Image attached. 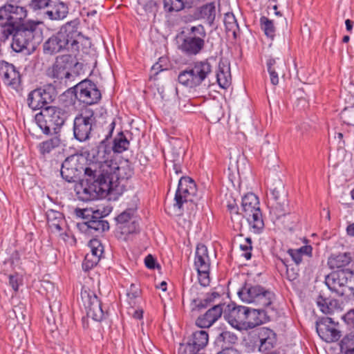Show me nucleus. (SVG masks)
I'll use <instances>...</instances> for the list:
<instances>
[{
  "label": "nucleus",
  "instance_id": "f257e3e1",
  "mask_svg": "<svg viewBox=\"0 0 354 354\" xmlns=\"http://www.w3.org/2000/svg\"><path fill=\"white\" fill-rule=\"evenodd\" d=\"M115 125V121H112L106 138L91 150L90 155L94 164L84 169V179L77 192L78 198L82 201L104 198L107 195L116 196L122 194V189L118 182L120 168L111 160L112 148L108 142Z\"/></svg>",
  "mask_w": 354,
  "mask_h": 354
},
{
  "label": "nucleus",
  "instance_id": "f03ea898",
  "mask_svg": "<svg viewBox=\"0 0 354 354\" xmlns=\"http://www.w3.org/2000/svg\"><path fill=\"white\" fill-rule=\"evenodd\" d=\"M80 24V21L78 18L64 24L56 34L44 43V53L54 55L69 48L72 50L78 51L80 40L83 37L78 30Z\"/></svg>",
  "mask_w": 354,
  "mask_h": 354
},
{
  "label": "nucleus",
  "instance_id": "7ed1b4c3",
  "mask_svg": "<svg viewBox=\"0 0 354 354\" xmlns=\"http://www.w3.org/2000/svg\"><path fill=\"white\" fill-rule=\"evenodd\" d=\"M40 22L29 21L13 28L10 36L12 37L11 47L17 53L26 51L30 54L42 41Z\"/></svg>",
  "mask_w": 354,
  "mask_h": 354
},
{
  "label": "nucleus",
  "instance_id": "20e7f679",
  "mask_svg": "<svg viewBox=\"0 0 354 354\" xmlns=\"http://www.w3.org/2000/svg\"><path fill=\"white\" fill-rule=\"evenodd\" d=\"M66 113L56 106H48L35 115L37 126L46 135H57L64 125Z\"/></svg>",
  "mask_w": 354,
  "mask_h": 354
},
{
  "label": "nucleus",
  "instance_id": "39448f33",
  "mask_svg": "<svg viewBox=\"0 0 354 354\" xmlns=\"http://www.w3.org/2000/svg\"><path fill=\"white\" fill-rule=\"evenodd\" d=\"M27 15L26 8L17 3H7L0 7V26L4 40L10 37L14 28L25 24L24 21Z\"/></svg>",
  "mask_w": 354,
  "mask_h": 354
},
{
  "label": "nucleus",
  "instance_id": "423d86ee",
  "mask_svg": "<svg viewBox=\"0 0 354 354\" xmlns=\"http://www.w3.org/2000/svg\"><path fill=\"white\" fill-rule=\"evenodd\" d=\"M325 283L338 296L354 297V270L343 269L328 274Z\"/></svg>",
  "mask_w": 354,
  "mask_h": 354
},
{
  "label": "nucleus",
  "instance_id": "0eeeda50",
  "mask_svg": "<svg viewBox=\"0 0 354 354\" xmlns=\"http://www.w3.org/2000/svg\"><path fill=\"white\" fill-rule=\"evenodd\" d=\"M243 216L246 218L250 230L259 234L264 227L259 198L253 193H248L242 198Z\"/></svg>",
  "mask_w": 354,
  "mask_h": 354
},
{
  "label": "nucleus",
  "instance_id": "6e6552de",
  "mask_svg": "<svg viewBox=\"0 0 354 354\" xmlns=\"http://www.w3.org/2000/svg\"><path fill=\"white\" fill-rule=\"evenodd\" d=\"M241 299L246 303H254L262 308H270L275 299L273 292L260 285L245 284L239 292Z\"/></svg>",
  "mask_w": 354,
  "mask_h": 354
},
{
  "label": "nucleus",
  "instance_id": "1a4fd4ad",
  "mask_svg": "<svg viewBox=\"0 0 354 354\" xmlns=\"http://www.w3.org/2000/svg\"><path fill=\"white\" fill-rule=\"evenodd\" d=\"M205 31L202 25L192 26L187 35L180 39L178 48L187 56L196 55L205 46Z\"/></svg>",
  "mask_w": 354,
  "mask_h": 354
},
{
  "label": "nucleus",
  "instance_id": "9d476101",
  "mask_svg": "<svg viewBox=\"0 0 354 354\" xmlns=\"http://www.w3.org/2000/svg\"><path fill=\"white\" fill-rule=\"evenodd\" d=\"M211 71V65L208 62H197L188 69L180 73L178 82L187 87L194 88L199 86Z\"/></svg>",
  "mask_w": 354,
  "mask_h": 354
},
{
  "label": "nucleus",
  "instance_id": "9b49d317",
  "mask_svg": "<svg viewBox=\"0 0 354 354\" xmlns=\"http://www.w3.org/2000/svg\"><path fill=\"white\" fill-rule=\"evenodd\" d=\"M95 122L94 112L91 109H86L77 115L73 122V135L75 139L80 142L88 140Z\"/></svg>",
  "mask_w": 354,
  "mask_h": 354
},
{
  "label": "nucleus",
  "instance_id": "f8f14e48",
  "mask_svg": "<svg viewBox=\"0 0 354 354\" xmlns=\"http://www.w3.org/2000/svg\"><path fill=\"white\" fill-rule=\"evenodd\" d=\"M76 98L84 104L91 105L97 103L101 93L96 85L89 80H84L74 87Z\"/></svg>",
  "mask_w": 354,
  "mask_h": 354
},
{
  "label": "nucleus",
  "instance_id": "ddd939ff",
  "mask_svg": "<svg viewBox=\"0 0 354 354\" xmlns=\"http://www.w3.org/2000/svg\"><path fill=\"white\" fill-rule=\"evenodd\" d=\"M56 97L55 88L51 86L36 88L29 93L27 104L32 110L43 109Z\"/></svg>",
  "mask_w": 354,
  "mask_h": 354
},
{
  "label": "nucleus",
  "instance_id": "4468645a",
  "mask_svg": "<svg viewBox=\"0 0 354 354\" xmlns=\"http://www.w3.org/2000/svg\"><path fill=\"white\" fill-rule=\"evenodd\" d=\"M81 297L86 309L87 316L95 321H101L104 317V311L101 301L96 295L93 292L85 290L81 293Z\"/></svg>",
  "mask_w": 354,
  "mask_h": 354
},
{
  "label": "nucleus",
  "instance_id": "2eb2a0df",
  "mask_svg": "<svg viewBox=\"0 0 354 354\" xmlns=\"http://www.w3.org/2000/svg\"><path fill=\"white\" fill-rule=\"evenodd\" d=\"M196 192L194 181L189 177H181L175 194L176 203L174 205L179 209L181 208L183 203L190 200L189 197L195 195Z\"/></svg>",
  "mask_w": 354,
  "mask_h": 354
},
{
  "label": "nucleus",
  "instance_id": "dca6fc26",
  "mask_svg": "<svg viewBox=\"0 0 354 354\" xmlns=\"http://www.w3.org/2000/svg\"><path fill=\"white\" fill-rule=\"evenodd\" d=\"M316 330L319 336L326 342L337 341L341 337V332L334 326L332 318H324L316 323Z\"/></svg>",
  "mask_w": 354,
  "mask_h": 354
},
{
  "label": "nucleus",
  "instance_id": "f3484780",
  "mask_svg": "<svg viewBox=\"0 0 354 354\" xmlns=\"http://www.w3.org/2000/svg\"><path fill=\"white\" fill-rule=\"evenodd\" d=\"M0 75L6 85L17 91L20 90L21 75L13 64L6 62H3L0 66Z\"/></svg>",
  "mask_w": 354,
  "mask_h": 354
},
{
  "label": "nucleus",
  "instance_id": "a211bd4d",
  "mask_svg": "<svg viewBox=\"0 0 354 354\" xmlns=\"http://www.w3.org/2000/svg\"><path fill=\"white\" fill-rule=\"evenodd\" d=\"M248 307L243 306L228 305L224 317L227 322L234 328L243 330Z\"/></svg>",
  "mask_w": 354,
  "mask_h": 354
},
{
  "label": "nucleus",
  "instance_id": "6ab92c4d",
  "mask_svg": "<svg viewBox=\"0 0 354 354\" xmlns=\"http://www.w3.org/2000/svg\"><path fill=\"white\" fill-rule=\"evenodd\" d=\"M257 339L259 351L270 353L277 344V335L270 328H261L258 330Z\"/></svg>",
  "mask_w": 354,
  "mask_h": 354
},
{
  "label": "nucleus",
  "instance_id": "aec40b11",
  "mask_svg": "<svg viewBox=\"0 0 354 354\" xmlns=\"http://www.w3.org/2000/svg\"><path fill=\"white\" fill-rule=\"evenodd\" d=\"M61 176L67 182L72 183L78 178L80 171L78 169V158L71 156L62 164Z\"/></svg>",
  "mask_w": 354,
  "mask_h": 354
},
{
  "label": "nucleus",
  "instance_id": "412c9836",
  "mask_svg": "<svg viewBox=\"0 0 354 354\" xmlns=\"http://www.w3.org/2000/svg\"><path fill=\"white\" fill-rule=\"evenodd\" d=\"M78 225H82L83 228H85L86 230H89L90 232H92V231L104 232L109 229L108 221L103 219V216L99 210L93 212L91 218L83 222L82 224H78Z\"/></svg>",
  "mask_w": 354,
  "mask_h": 354
},
{
  "label": "nucleus",
  "instance_id": "4be33fe9",
  "mask_svg": "<svg viewBox=\"0 0 354 354\" xmlns=\"http://www.w3.org/2000/svg\"><path fill=\"white\" fill-rule=\"evenodd\" d=\"M76 64L74 57L71 55H63L56 57L55 62L53 64L54 76L57 78L63 74L66 77H68L70 73L66 71V69L72 68Z\"/></svg>",
  "mask_w": 354,
  "mask_h": 354
},
{
  "label": "nucleus",
  "instance_id": "5701e85b",
  "mask_svg": "<svg viewBox=\"0 0 354 354\" xmlns=\"http://www.w3.org/2000/svg\"><path fill=\"white\" fill-rule=\"evenodd\" d=\"M222 313V306L215 305L204 315L198 317L196 320V324L201 328H209L221 317Z\"/></svg>",
  "mask_w": 354,
  "mask_h": 354
},
{
  "label": "nucleus",
  "instance_id": "b1692460",
  "mask_svg": "<svg viewBox=\"0 0 354 354\" xmlns=\"http://www.w3.org/2000/svg\"><path fill=\"white\" fill-rule=\"evenodd\" d=\"M266 319V312L263 309H251L248 307L243 330H249L262 324Z\"/></svg>",
  "mask_w": 354,
  "mask_h": 354
},
{
  "label": "nucleus",
  "instance_id": "393cba45",
  "mask_svg": "<svg viewBox=\"0 0 354 354\" xmlns=\"http://www.w3.org/2000/svg\"><path fill=\"white\" fill-rule=\"evenodd\" d=\"M48 8L46 15L51 20H62L68 14V6L59 0H53Z\"/></svg>",
  "mask_w": 354,
  "mask_h": 354
},
{
  "label": "nucleus",
  "instance_id": "a878e982",
  "mask_svg": "<svg viewBox=\"0 0 354 354\" xmlns=\"http://www.w3.org/2000/svg\"><path fill=\"white\" fill-rule=\"evenodd\" d=\"M194 266L196 270H210V259L207 248L203 244H198L196 247Z\"/></svg>",
  "mask_w": 354,
  "mask_h": 354
},
{
  "label": "nucleus",
  "instance_id": "bb28decb",
  "mask_svg": "<svg viewBox=\"0 0 354 354\" xmlns=\"http://www.w3.org/2000/svg\"><path fill=\"white\" fill-rule=\"evenodd\" d=\"M267 67L272 84L277 85L279 84V74L284 75V62H277L276 59L270 58L267 62Z\"/></svg>",
  "mask_w": 354,
  "mask_h": 354
},
{
  "label": "nucleus",
  "instance_id": "cd10ccee",
  "mask_svg": "<svg viewBox=\"0 0 354 354\" xmlns=\"http://www.w3.org/2000/svg\"><path fill=\"white\" fill-rule=\"evenodd\" d=\"M220 295L216 292H213L210 295H207L204 298L199 297L191 299L190 308L192 312L199 311L207 307V306L214 301L215 298L219 297Z\"/></svg>",
  "mask_w": 354,
  "mask_h": 354
},
{
  "label": "nucleus",
  "instance_id": "c85d7f7f",
  "mask_svg": "<svg viewBox=\"0 0 354 354\" xmlns=\"http://www.w3.org/2000/svg\"><path fill=\"white\" fill-rule=\"evenodd\" d=\"M351 261V256L348 252L338 254H332L328 259L330 268H340L348 265Z\"/></svg>",
  "mask_w": 354,
  "mask_h": 354
},
{
  "label": "nucleus",
  "instance_id": "c756f323",
  "mask_svg": "<svg viewBox=\"0 0 354 354\" xmlns=\"http://www.w3.org/2000/svg\"><path fill=\"white\" fill-rule=\"evenodd\" d=\"M61 144V140L59 136L55 135L54 137L48 139L45 141L41 142L38 145L39 153L42 156H46L51 153L55 149L59 147Z\"/></svg>",
  "mask_w": 354,
  "mask_h": 354
},
{
  "label": "nucleus",
  "instance_id": "7c9ffc66",
  "mask_svg": "<svg viewBox=\"0 0 354 354\" xmlns=\"http://www.w3.org/2000/svg\"><path fill=\"white\" fill-rule=\"evenodd\" d=\"M317 306L324 314H332L335 310L339 308V301L336 299L328 301L326 298L319 295L317 299Z\"/></svg>",
  "mask_w": 354,
  "mask_h": 354
},
{
  "label": "nucleus",
  "instance_id": "2f4dec72",
  "mask_svg": "<svg viewBox=\"0 0 354 354\" xmlns=\"http://www.w3.org/2000/svg\"><path fill=\"white\" fill-rule=\"evenodd\" d=\"M216 6L214 3H207L200 8L199 17L205 19L211 26L216 18Z\"/></svg>",
  "mask_w": 354,
  "mask_h": 354
},
{
  "label": "nucleus",
  "instance_id": "473e14b6",
  "mask_svg": "<svg viewBox=\"0 0 354 354\" xmlns=\"http://www.w3.org/2000/svg\"><path fill=\"white\" fill-rule=\"evenodd\" d=\"M313 248L310 245H304L298 249H289L288 254L291 257L295 264L299 265L304 256L310 257Z\"/></svg>",
  "mask_w": 354,
  "mask_h": 354
},
{
  "label": "nucleus",
  "instance_id": "72a5a7b5",
  "mask_svg": "<svg viewBox=\"0 0 354 354\" xmlns=\"http://www.w3.org/2000/svg\"><path fill=\"white\" fill-rule=\"evenodd\" d=\"M224 24L227 33H232L234 38H236L239 27L235 16L232 12H227L224 17Z\"/></svg>",
  "mask_w": 354,
  "mask_h": 354
},
{
  "label": "nucleus",
  "instance_id": "f704fd0d",
  "mask_svg": "<svg viewBox=\"0 0 354 354\" xmlns=\"http://www.w3.org/2000/svg\"><path fill=\"white\" fill-rule=\"evenodd\" d=\"M238 339L237 336L232 332L223 331L221 333L216 339L217 344L222 348H228L235 344Z\"/></svg>",
  "mask_w": 354,
  "mask_h": 354
},
{
  "label": "nucleus",
  "instance_id": "c9c22d12",
  "mask_svg": "<svg viewBox=\"0 0 354 354\" xmlns=\"http://www.w3.org/2000/svg\"><path fill=\"white\" fill-rule=\"evenodd\" d=\"M129 141L127 140L123 132H120L114 138L113 144L111 145L112 152L122 153L128 149Z\"/></svg>",
  "mask_w": 354,
  "mask_h": 354
},
{
  "label": "nucleus",
  "instance_id": "e433bc0d",
  "mask_svg": "<svg viewBox=\"0 0 354 354\" xmlns=\"http://www.w3.org/2000/svg\"><path fill=\"white\" fill-rule=\"evenodd\" d=\"M340 349L345 354H354V331L343 337L340 342Z\"/></svg>",
  "mask_w": 354,
  "mask_h": 354
},
{
  "label": "nucleus",
  "instance_id": "4c0bfd02",
  "mask_svg": "<svg viewBox=\"0 0 354 354\" xmlns=\"http://www.w3.org/2000/svg\"><path fill=\"white\" fill-rule=\"evenodd\" d=\"M261 29L264 31L266 35L273 39L275 35V27L273 21L266 17H261L260 19Z\"/></svg>",
  "mask_w": 354,
  "mask_h": 354
},
{
  "label": "nucleus",
  "instance_id": "58836bf2",
  "mask_svg": "<svg viewBox=\"0 0 354 354\" xmlns=\"http://www.w3.org/2000/svg\"><path fill=\"white\" fill-rule=\"evenodd\" d=\"M217 82L221 88H225L230 85L231 76L229 68L225 71L223 68H219V71L216 74Z\"/></svg>",
  "mask_w": 354,
  "mask_h": 354
},
{
  "label": "nucleus",
  "instance_id": "ea45409f",
  "mask_svg": "<svg viewBox=\"0 0 354 354\" xmlns=\"http://www.w3.org/2000/svg\"><path fill=\"white\" fill-rule=\"evenodd\" d=\"M100 256L94 255L92 254L87 253L85 256L84 261L83 262V267L85 270H88L95 266L100 259Z\"/></svg>",
  "mask_w": 354,
  "mask_h": 354
},
{
  "label": "nucleus",
  "instance_id": "a19ab883",
  "mask_svg": "<svg viewBox=\"0 0 354 354\" xmlns=\"http://www.w3.org/2000/svg\"><path fill=\"white\" fill-rule=\"evenodd\" d=\"M88 247L91 249L89 254L101 257L103 253V246L99 240L94 239L89 241Z\"/></svg>",
  "mask_w": 354,
  "mask_h": 354
},
{
  "label": "nucleus",
  "instance_id": "79ce46f5",
  "mask_svg": "<svg viewBox=\"0 0 354 354\" xmlns=\"http://www.w3.org/2000/svg\"><path fill=\"white\" fill-rule=\"evenodd\" d=\"M196 270L199 283L204 287L209 286L210 283L209 270L200 269Z\"/></svg>",
  "mask_w": 354,
  "mask_h": 354
},
{
  "label": "nucleus",
  "instance_id": "37998d69",
  "mask_svg": "<svg viewBox=\"0 0 354 354\" xmlns=\"http://www.w3.org/2000/svg\"><path fill=\"white\" fill-rule=\"evenodd\" d=\"M135 213V209H127L123 212H122L116 218V220L118 223L120 224H125L128 223L131 218L133 217V214Z\"/></svg>",
  "mask_w": 354,
  "mask_h": 354
},
{
  "label": "nucleus",
  "instance_id": "c03bdc74",
  "mask_svg": "<svg viewBox=\"0 0 354 354\" xmlns=\"http://www.w3.org/2000/svg\"><path fill=\"white\" fill-rule=\"evenodd\" d=\"M53 0H31L29 6L33 10H38L48 8Z\"/></svg>",
  "mask_w": 354,
  "mask_h": 354
},
{
  "label": "nucleus",
  "instance_id": "a18cd8bd",
  "mask_svg": "<svg viewBox=\"0 0 354 354\" xmlns=\"http://www.w3.org/2000/svg\"><path fill=\"white\" fill-rule=\"evenodd\" d=\"M164 8L166 11L178 12L180 11V3L176 0H163Z\"/></svg>",
  "mask_w": 354,
  "mask_h": 354
},
{
  "label": "nucleus",
  "instance_id": "49530a36",
  "mask_svg": "<svg viewBox=\"0 0 354 354\" xmlns=\"http://www.w3.org/2000/svg\"><path fill=\"white\" fill-rule=\"evenodd\" d=\"M240 248L241 250L244 251L245 253L243 254V257L249 260L251 259L252 254L251 250L252 249V240L250 238H246L245 240V243L240 245Z\"/></svg>",
  "mask_w": 354,
  "mask_h": 354
},
{
  "label": "nucleus",
  "instance_id": "de8ad7c7",
  "mask_svg": "<svg viewBox=\"0 0 354 354\" xmlns=\"http://www.w3.org/2000/svg\"><path fill=\"white\" fill-rule=\"evenodd\" d=\"M181 153H178V155L176 158H174L172 162H174L173 167L176 174H179L182 173L181 170V162L183 158L180 155Z\"/></svg>",
  "mask_w": 354,
  "mask_h": 354
},
{
  "label": "nucleus",
  "instance_id": "09e8293b",
  "mask_svg": "<svg viewBox=\"0 0 354 354\" xmlns=\"http://www.w3.org/2000/svg\"><path fill=\"white\" fill-rule=\"evenodd\" d=\"M75 214L77 217H80V218H84V219H87V221L90 218H91V215H92V211L91 210H89L88 209H75Z\"/></svg>",
  "mask_w": 354,
  "mask_h": 354
},
{
  "label": "nucleus",
  "instance_id": "8fccbe9b",
  "mask_svg": "<svg viewBox=\"0 0 354 354\" xmlns=\"http://www.w3.org/2000/svg\"><path fill=\"white\" fill-rule=\"evenodd\" d=\"M227 209L232 214L231 218L232 221H234V219L239 220V218H241V216L238 212V208L235 203H229L227 205Z\"/></svg>",
  "mask_w": 354,
  "mask_h": 354
},
{
  "label": "nucleus",
  "instance_id": "3c124183",
  "mask_svg": "<svg viewBox=\"0 0 354 354\" xmlns=\"http://www.w3.org/2000/svg\"><path fill=\"white\" fill-rule=\"evenodd\" d=\"M145 263L147 268L154 269L156 266V261L151 254H148L145 259ZM157 266H158L157 265Z\"/></svg>",
  "mask_w": 354,
  "mask_h": 354
},
{
  "label": "nucleus",
  "instance_id": "603ef678",
  "mask_svg": "<svg viewBox=\"0 0 354 354\" xmlns=\"http://www.w3.org/2000/svg\"><path fill=\"white\" fill-rule=\"evenodd\" d=\"M9 283L15 291L19 288V278L17 275H10L9 277Z\"/></svg>",
  "mask_w": 354,
  "mask_h": 354
},
{
  "label": "nucleus",
  "instance_id": "864d4df0",
  "mask_svg": "<svg viewBox=\"0 0 354 354\" xmlns=\"http://www.w3.org/2000/svg\"><path fill=\"white\" fill-rule=\"evenodd\" d=\"M343 317L348 324L354 325V309L350 310Z\"/></svg>",
  "mask_w": 354,
  "mask_h": 354
},
{
  "label": "nucleus",
  "instance_id": "5fc2aeb1",
  "mask_svg": "<svg viewBox=\"0 0 354 354\" xmlns=\"http://www.w3.org/2000/svg\"><path fill=\"white\" fill-rule=\"evenodd\" d=\"M139 293V290L136 288V286L131 284L130 291L127 293V296L131 299H134L138 297Z\"/></svg>",
  "mask_w": 354,
  "mask_h": 354
},
{
  "label": "nucleus",
  "instance_id": "6e6d98bb",
  "mask_svg": "<svg viewBox=\"0 0 354 354\" xmlns=\"http://www.w3.org/2000/svg\"><path fill=\"white\" fill-rule=\"evenodd\" d=\"M346 232L348 235L354 236V223L349 224L346 227Z\"/></svg>",
  "mask_w": 354,
  "mask_h": 354
},
{
  "label": "nucleus",
  "instance_id": "4d7b16f0",
  "mask_svg": "<svg viewBox=\"0 0 354 354\" xmlns=\"http://www.w3.org/2000/svg\"><path fill=\"white\" fill-rule=\"evenodd\" d=\"M143 311L142 310H136L133 314V317L136 319H140L142 318Z\"/></svg>",
  "mask_w": 354,
  "mask_h": 354
},
{
  "label": "nucleus",
  "instance_id": "13d9d810",
  "mask_svg": "<svg viewBox=\"0 0 354 354\" xmlns=\"http://www.w3.org/2000/svg\"><path fill=\"white\" fill-rule=\"evenodd\" d=\"M345 24H346V28L347 31L351 32L353 30V22L350 19H346L345 21Z\"/></svg>",
  "mask_w": 354,
  "mask_h": 354
},
{
  "label": "nucleus",
  "instance_id": "bf43d9fd",
  "mask_svg": "<svg viewBox=\"0 0 354 354\" xmlns=\"http://www.w3.org/2000/svg\"><path fill=\"white\" fill-rule=\"evenodd\" d=\"M131 224H132V229L125 231V232L133 233V232H136L137 228L138 227V224L135 221H133Z\"/></svg>",
  "mask_w": 354,
  "mask_h": 354
},
{
  "label": "nucleus",
  "instance_id": "052dcab7",
  "mask_svg": "<svg viewBox=\"0 0 354 354\" xmlns=\"http://www.w3.org/2000/svg\"><path fill=\"white\" fill-rule=\"evenodd\" d=\"M158 288L162 289L163 291H165L167 290V283L165 281H162Z\"/></svg>",
  "mask_w": 354,
  "mask_h": 354
},
{
  "label": "nucleus",
  "instance_id": "680f3d73",
  "mask_svg": "<svg viewBox=\"0 0 354 354\" xmlns=\"http://www.w3.org/2000/svg\"><path fill=\"white\" fill-rule=\"evenodd\" d=\"M324 211L326 212V218L328 219V221H330V211L328 209H323Z\"/></svg>",
  "mask_w": 354,
  "mask_h": 354
},
{
  "label": "nucleus",
  "instance_id": "e2e57ef3",
  "mask_svg": "<svg viewBox=\"0 0 354 354\" xmlns=\"http://www.w3.org/2000/svg\"><path fill=\"white\" fill-rule=\"evenodd\" d=\"M272 194L275 200L278 199V192L276 189L272 192Z\"/></svg>",
  "mask_w": 354,
  "mask_h": 354
},
{
  "label": "nucleus",
  "instance_id": "0e129e2a",
  "mask_svg": "<svg viewBox=\"0 0 354 354\" xmlns=\"http://www.w3.org/2000/svg\"><path fill=\"white\" fill-rule=\"evenodd\" d=\"M349 40H350V37L348 35H345L343 37L342 41L344 43H347L349 41Z\"/></svg>",
  "mask_w": 354,
  "mask_h": 354
},
{
  "label": "nucleus",
  "instance_id": "69168bd1",
  "mask_svg": "<svg viewBox=\"0 0 354 354\" xmlns=\"http://www.w3.org/2000/svg\"><path fill=\"white\" fill-rule=\"evenodd\" d=\"M335 138H338L339 140H341L343 138V133L340 132L337 133Z\"/></svg>",
  "mask_w": 354,
  "mask_h": 354
},
{
  "label": "nucleus",
  "instance_id": "338daca9",
  "mask_svg": "<svg viewBox=\"0 0 354 354\" xmlns=\"http://www.w3.org/2000/svg\"><path fill=\"white\" fill-rule=\"evenodd\" d=\"M53 225H55V227L57 230H61V227H60L59 224H58V223H57V224H53Z\"/></svg>",
  "mask_w": 354,
  "mask_h": 354
},
{
  "label": "nucleus",
  "instance_id": "774afa93",
  "mask_svg": "<svg viewBox=\"0 0 354 354\" xmlns=\"http://www.w3.org/2000/svg\"><path fill=\"white\" fill-rule=\"evenodd\" d=\"M351 198L354 200V189L351 192Z\"/></svg>",
  "mask_w": 354,
  "mask_h": 354
}]
</instances>
